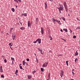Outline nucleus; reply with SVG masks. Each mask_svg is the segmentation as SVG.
<instances>
[{
	"mask_svg": "<svg viewBox=\"0 0 80 80\" xmlns=\"http://www.w3.org/2000/svg\"><path fill=\"white\" fill-rule=\"evenodd\" d=\"M77 60H78V59H77V58H76L75 60V62H77Z\"/></svg>",
	"mask_w": 80,
	"mask_h": 80,
	"instance_id": "36",
	"label": "nucleus"
},
{
	"mask_svg": "<svg viewBox=\"0 0 80 80\" xmlns=\"http://www.w3.org/2000/svg\"><path fill=\"white\" fill-rule=\"evenodd\" d=\"M20 23L21 25H22V22H20Z\"/></svg>",
	"mask_w": 80,
	"mask_h": 80,
	"instance_id": "55",
	"label": "nucleus"
},
{
	"mask_svg": "<svg viewBox=\"0 0 80 80\" xmlns=\"http://www.w3.org/2000/svg\"><path fill=\"white\" fill-rule=\"evenodd\" d=\"M36 59L37 62V63H38V59H37V56H36Z\"/></svg>",
	"mask_w": 80,
	"mask_h": 80,
	"instance_id": "23",
	"label": "nucleus"
},
{
	"mask_svg": "<svg viewBox=\"0 0 80 80\" xmlns=\"http://www.w3.org/2000/svg\"><path fill=\"white\" fill-rule=\"evenodd\" d=\"M11 10L13 12H15V9L13 8H12Z\"/></svg>",
	"mask_w": 80,
	"mask_h": 80,
	"instance_id": "18",
	"label": "nucleus"
},
{
	"mask_svg": "<svg viewBox=\"0 0 80 80\" xmlns=\"http://www.w3.org/2000/svg\"><path fill=\"white\" fill-rule=\"evenodd\" d=\"M48 79H50V73H49L48 75Z\"/></svg>",
	"mask_w": 80,
	"mask_h": 80,
	"instance_id": "14",
	"label": "nucleus"
},
{
	"mask_svg": "<svg viewBox=\"0 0 80 80\" xmlns=\"http://www.w3.org/2000/svg\"><path fill=\"white\" fill-rule=\"evenodd\" d=\"M52 53V51H49V53Z\"/></svg>",
	"mask_w": 80,
	"mask_h": 80,
	"instance_id": "49",
	"label": "nucleus"
},
{
	"mask_svg": "<svg viewBox=\"0 0 80 80\" xmlns=\"http://www.w3.org/2000/svg\"><path fill=\"white\" fill-rule=\"evenodd\" d=\"M17 73H18V70H16L15 72V74H17Z\"/></svg>",
	"mask_w": 80,
	"mask_h": 80,
	"instance_id": "24",
	"label": "nucleus"
},
{
	"mask_svg": "<svg viewBox=\"0 0 80 80\" xmlns=\"http://www.w3.org/2000/svg\"><path fill=\"white\" fill-rule=\"evenodd\" d=\"M63 30H64V31H65L66 32H68V30H67V29H63Z\"/></svg>",
	"mask_w": 80,
	"mask_h": 80,
	"instance_id": "19",
	"label": "nucleus"
},
{
	"mask_svg": "<svg viewBox=\"0 0 80 80\" xmlns=\"http://www.w3.org/2000/svg\"><path fill=\"white\" fill-rule=\"evenodd\" d=\"M77 20H78L79 21H80V20H79V19H78V18H77Z\"/></svg>",
	"mask_w": 80,
	"mask_h": 80,
	"instance_id": "45",
	"label": "nucleus"
},
{
	"mask_svg": "<svg viewBox=\"0 0 80 80\" xmlns=\"http://www.w3.org/2000/svg\"><path fill=\"white\" fill-rule=\"evenodd\" d=\"M62 19L64 21H65V18L64 17L62 18Z\"/></svg>",
	"mask_w": 80,
	"mask_h": 80,
	"instance_id": "35",
	"label": "nucleus"
},
{
	"mask_svg": "<svg viewBox=\"0 0 80 80\" xmlns=\"http://www.w3.org/2000/svg\"><path fill=\"white\" fill-rule=\"evenodd\" d=\"M45 8H47L48 7L47 6V1L45 3Z\"/></svg>",
	"mask_w": 80,
	"mask_h": 80,
	"instance_id": "11",
	"label": "nucleus"
},
{
	"mask_svg": "<svg viewBox=\"0 0 80 80\" xmlns=\"http://www.w3.org/2000/svg\"><path fill=\"white\" fill-rule=\"evenodd\" d=\"M4 62L5 63H7V59H5L4 60Z\"/></svg>",
	"mask_w": 80,
	"mask_h": 80,
	"instance_id": "32",
	"label": "nucleus"
},
{
	"mask_svg": "<svg viewBox=\"0 0 80 80\" xmlns=\"http://www.w3.org/2000/svg\"><path fill=\"white\" fill-rule=\"evenodd\" d=\"M1 78H4V76H3V75H1Z\"/></svg>",
	"mask_w": 80,
	"mask_h": 80,
	"instance_id": "33",
	"label": "nucleus"
},
{
	"mask_svg": "<svg viewBox=\"0 0 80 80\" xmlns=\"http://www.w3.org/2000/svg\"><path fill=\"white\" fill-rule=\"evenodd\" d=\"M37 41L36 40V41L33 42V43H37Z\"/></svg>",
	"mask_w": 80,
	"mask_h": 80,
	"instance_id": "37",
	"label": "nucleus"
},
{
	"mask_svg": "<svg viewBox=\"0 0 80 80\" xmlns=\"http://www.w3.org/2000/svg\"><path fill=\"white\" fill-rule=\"evenodd\" d=\"M12 63L13 64V61H12Z\"/></svg>",
	"mask_w": 80,
	"mask_h": 80,
	"instance_id": "56",
	"label": "nucleus"
},
{
	"mask_svg": "<svg viewBox=\"0 0 80 80\" xmlns=\"http://www.w3.org/2000/svg\"><path fill=\"white\" fill-rule=\"evenodd\" d=\"M73 38H77V36L74 35L73 36Z\"/></svg>",
	"mask_w": 80,
	"mask_h": 80,
	"instance_id": "29",
	"label": "nucleus"
},
{
	"mask_svg": "<svg viewBox=\"0 0 80 80\" xmlns=\"http://www.w3.org/2000/svg\"><path fill=\"white\" fill-rule=\"evenodd\" d=\"M62 54H59V56H62Z\"/></svg>",
	"mask_w": 80,
	"mask_h": 80,
	"instance_id": "54",
	"label": "nucleus"
},
{
	"mask_svg": "<svg viewBox=\"0 0 80 80\" xmlns=\"http://www.w3.org/2000/svg\"><path fill=\"white\" fill-rule=\"evenodd\" d=\"M77 29H80V28H79V27H78L76 28V30H77Z\"/></svg>",
	"mask_w": 80,
	"mask_h": 80,
	"instance_id": "42",
	"label": "nucleus"
},
{
	"mask_svg": "<svg viewBox=\"0 0 80 80\" xmlns=\"http://www.w3.org/2000/svg\"><path fill=\"white\" fill-rule=\"evenodd\" d=\"M11 30H13V28H11Z\"/></svg>",
	"mask_w": 80,
	"mask_h": 80,
	"instance_id": "61",
	"label": "nucleus"
},
{
	"mask_svg": "<svg viewBox=\"0 0 80 80\" xmlns=\"http://www.w3.org/2000/svg\"><path fill=\"white\" fill-rule=\"evenodd\" d=\"M64 73V72H63V70H61V72L60 73V76L61 77H62L63 76Z\"/></svg>",
	"mask_w": 80,
	"mask_h": 80,
	"instance_id": "4",
	"label": "nucleus"
},
{
	"mask_svg": "<svg viewBox=\"0 0 80 80\" xmlns=\"http://www.w3.org/2000/svg\"><path fill=\"white\" fill-rule=\"evenodd\" d=\"M17 7H18L17 6H16V8H17Z\"/></svg>",
	"mask_w": 80,
	"mask_h": 80,
	"instance_id": "60",
	"label": "nucleus"
},
{
	"mask_svg": "<svg viewBox=\"0 0 80 80\" xmlns=\"http://www.w3.org/2000/svg\"><path fill=\"white\" fill-rule=\"evenodd\" d=\"M58 23H59V24H60V25H61L62 23L60 22V21H58Z\"/></svg>",
	"mask_w": 80,
	"mask_h": 80,
	"instance_id": "26",
	"label": "nucleus"
},
{
	"mask_svg": "<svg viewBox=\"0 0 80 80\" xmlns=\"http://www.w3.org/2000/svg\"><path fill=\"white\" fill-rule=\"evenodd\" d=\"M0 72L2 73L3 72V69H2V66H1L0 68Z\"/></svg>",
	"mask_w": 80,
	"mask_h": 80,
	"instance_id": "8",
	"label": "nucleus"
},
{
	"mask_svg": "<svg viewBox=\"0 0 80 80\" xmlns=\"http://www.w3.org/2000/svg\"><path fill=\"white\" fill-rule=\"evenodd\" d=\"M21 65H22V64H20V66Z\"/></svg>",
	"mask_w": 80,
	"mask_h": 80,
	"instance_id": "63",
	"label": "nucleus"
},
{
	"mask_svg": "<svg viewBox=\"0 0 80 80\" xmlns=\"http://www.w3.org/2000/svg\"><path fill=\"white\" fill-rule=\"evenodd\" d=\"M11 60H14V58H11Z\"/></svg>",
	"mask_w": 80,
	"mask_h": 80,
	"instance_id": "41",
	"label": "nucleus"
},
{
	"mask_svg": "<svg viewBox=\"0 0 80 80\" xmlns=\"http://www.w3.org/2000/svg\"><path fill=\"white\" fill-rule=\"evenodd\" d=\"M9 46H12L13 45V44H12V43H10L9 44Z\"/></svg>",
	"mask_w": 80,
	"mask_h": 80,
	"instance_id": "25",
	"label": "nucleus"
},
{
	"mask_svg": "<svg viewBox=\"0 0 80 80\" xmlns=\"http://www.w3.org/2000/svg\"><path fill=\"white\" fill-rule=\"evenodd\" d=\"M69 30L70 31L71 33H72V31L70 29H69Z\"/></svg>",
	"mask_w": 80,
	"mask_h": 80,
	"instance_id": "46",
	"label": "nucleus"
},
{
	"mask_svg": "<svg viewBox=\"0 0 80 80\" xmlns=\"http://www.w3.org/2000/svg\"><path fill=\"white\" fill-rule=\"evenodd\" d=\"M26 60L28 62V61H29V58H27V59H26Z\"/></svg>",
	"mask_w": 80,
	"mask_h": 80,
	"instance_id": "40",
	"label": "nucleus"
},
{
	"mask_svg": "<svg viewBox=\"0 0 80 80\" xmlns=\"http://www.w3.org/2000/svg\"><path fill=\"white\" fill-rule=\"evenodd\" d=\"M25 61H22V64L23 65L25 66Z\"/></svg>",
	"mask_w": 80,
	"mask_h": 80,
	"instance_id": "21",
	"label": "nucleus"
},
{
	"mask_svg": "<svg viewBox=\"0 0 80 80\" xmlns=\"http://www.w3.org/2000/svg\"><path fill=\"white\" fill-rule=\"evenodd\" d=\"M40 53H41V55H43V50H41L40 51Z\"/></svg>",
	"mask_w": 80,
	"mask_h": 80,
	"instance_id": "16",
	"label": "nucleus"
},
{
	"mask_svg": "<svg viewBox=\"0 0 80 80\" xmlns=\"http://www.w3.org/2000/svg\"><path fill=\"white\" fill-rule=\"evenodd\" d=\"M25 63H26V64H27V63L26 62H25Z\"/></svg>",
	"mask_w": 80,
	"mask_h": 80,
	"instance_id": "62",
	"label": "nucleus"
},
{
	"mask_svg": "<svg viewBox=\"0 0 80 80\" xmlns=\"http://www.w3.org/2000/svg\"><path fill=\"white\" fill-rule=\"evenodd\" d=\"M14 2H17V3H18V1L17 0H14Z\"/></svg>",
	"mask_w": 80,
	"mask_h": 80,
	"instance_id": "38",
	"label": "nucleus"
},
{
	"mask_svg": "<svg viewBox=\"0 0 80 80\" xmlns=\"http://www.w3.org/2000/svg\"><path fill=\"white\" fill-rule=\"evenodd\" d=\"M61 40H64V39H63V38H62Z\"/></svg>",
	"mask_w": 80,
	"mask_h": 80,
	"instance_id": "59",
	"label": "nucleus"
},
{
	"mask_svg": "<svg viewBox=\"0 0 80 80\" xmlns=\"http://www.w3.org/2000/svg\"><path fill=\"white\" fill-rule=\"evenodd\" d=\"M63 5L64 7V8L66 10V12H68V8H67V2H64L63 3Z\"/></svg>",
	"mask_w": 80,
	"mask_h": 80,
	"instance_id": "2",
	"label": "nucleus"
},
{
	"mask_svg": "<svg viewBox=\"0 0 80 80\" xmlns=\"http://www.w3.org/2000/svg\"><path fill=\"white\" fill-rule=\"evenodd\" d=\"M52 21L53 22H55V19L53 18H52Z\"/></svg>",
	"mask_w": 80,
	"mask_h": 80,
	"instance_id": "34",
	"label": "nucleus"
},
{
	"mask_svg": "<svg viewBox=\"0 0 80 80\" xmlns=\"http://www.w3.org/2000/svg\"><path fill=\"white\" fill-rule=\"evenodd\" d=\"M28 79H31V78H32V76H31V75H28Z\"/></svg>",
	"mask_w": 80,
	"mask_h": 80,
	"instance_id": "12",
	"label": "nucleus"
},
{
	"mask_svg": "<svg viewBox=\"0 0 80 80\" xmlns=\"http://www.w3.org/2000/svg\"><path fill=\"white\" fill-rule=\"evenodd\" d=\"M74 70H75V69H73L72 70V72H73V71H74Z\"/></svg>",
	"mask_w": 80,
	"mask_h": 80,
	"instance_id": "53",
	"label": "nucleus"
},
{
	"mask_svg": "<svg viewBox=\"0 0 80 80\" xmlns=\"http://www.w3.org/2000/svg\"><path fill=\"white\" fill-rule=\"evenodd\" d=\"M36 40L38 42V43H41V39H38Z\"/></svg>",
	"mask_w": 80,
	"mask_h": 80,
	"instance_id": "7",
	"label": "nucleus"
},
{
	"mask_svg": "<svg viewBox=\"0 0 80 80\" xmlns=\"http://www.w3.org/2000/svg\"><path fill=\"white\" fill-rule=\"evenodd\" d=\"M72 75H73L74 74H75V73H74L73 72V71L72 72Z\"/></svg>",
	"mask_w": 80,
	"mask_h": 80,
	"instance_id": "43",
	"label": "nucleus"
},
{
	"mask_svg": "<svg viewBox=\"0 0 80 80\" xmlns=\"http://www.w3.org/2000/svg\"><path fill=\"white\" fill-rule=\"evenodd\" d=\"M55 22H58V20H57V19H55Z\"/></svg>",
	"mask_w": 80,
	"mask_h": 80,
	"instance_id": "39",
	"label": "nucleus"
},
{
	"mask_svg": "<svg viewBox=\"0 0 80 80\" xmlns=\"http://www.w3.org/2000/svg\"><path fill=\"white\" fill-rule=\"evenodd\" d=\"M51 2H52L53 1V0H49Z\"/></svg>",
	"mask_w": 80,
	"mask_h": 80,
	"instance_id": "52",
	"label": "nucleus"
},
{
	"mask_svg": "<svg viewBox=\"0 0 80 80\" xmlns=\"http://www.w3.org/2000/svg\"><path fill=\"white\" fill-rule=\"evenodd\" d=\"M64 42H66V40L64 39L63 40Z\"/></svg>",
	"mask_w": 80,
	"mask_h": 80,
	"instance_id": "50",
	"label": "nucleus"
},
{
	"mask_svg": "<svg viewBox=\"0 0 80 80\" xmlns=\"http://www.w3.org/2000/svg\"><path fill=\"white\" fill-rule=\"evenodd\" d=\"M36 24H37V23H38V21H39V19H38V18H36Z\"/></svg>",
	"mask_w": 80,
	"mask_h": 80,
	"instance_id": "9",
	"label": "nucleus"
},
{
	"mask_svg": "<svg viewBox=\"0 0 80 80\" xmlns=\"http://www.w3.org/2000/svg\"><path fill=\"white\" fill-rule=\"evenodd\" d=\"M24 27H21L20 28L21 30H24Z\"/></svg>",
	"mask_w": 80,
	"mask_h": 80,
	"instance_id": "20",
	"label": "nucleus"
},
{
	"mask_svg": "<svg viewBox=\"0 0 80 80\" xmlns=\"http://www.w3.org/2000/svg\"><path fill=\"white\" fill-rule=\"evenodd\" d=\"M19 67H20V69L21 70H24V69L23 68H22V66L19 65Z\"/></svg>",
	"mask_w": 80,
	"mask_h": 80,
	"instance_id": "15",
	"label": "nucleus"
},
{
	"mask_svg": "<svg viewBox=\"0 0 80 80\" xmlns=\"http://www.w3.org/2000/svg\"><path fill=\"white\" fill-rule=\"evenodd\" d=\"M70 14H68V16H70Z\"/></svg>",
	"mask_w": 80,
	"mask_h": 80,
	"instance_id": "57",
	"label": "nucleus"
},
{
	"mask_svg": "<svg viewBox=\"0 0 80 80\" xmlns=\"http://www.w3.org/2000/svg\"><path fill=\"white\" fill-rule=\"evenodd\" d=\"M22 14L24 17H27V14L26 13Z\"/></svg>",
	"mask_w": 80,
	"mask_h": 80,
	"instance_id": "17",
	"label": "nucleus"
},
{
	"mask_svg": "<svg viewBox=\"0 0 80 80\" xmlns=\"http://www.w3.org/2000/svg\"><path fill=\"white\" fill-rule=\"evenodd\" d=\"M10 48H11V50H13V49L12 48V47L10 46Z\"/></svg>",
	"mask_w": 80,
	"mask_h": 80,
	"instance_id": "44",
	"label": "nucleus"
},
{
	"mask_svg": "<svg viewBox=\"0 0 80 80\" xmlns=\"http://www.w3.org/2000/svg\"><path fill=\"white\" fill-rule=\"evenodd\" d=\"M48 62H45L43 64L42 66V67L43 68H44L45 67H46L47 66V65H48Z\"/></svg>",
	"mask_w": 80,
	"mask_h": 80,
	"instance_id": "3",
	"label": "nucleus"
},
{
	"mask_svg": "<svg viewBox=\"0 0 80 80\" xmlns=\"http://www.w3.org/2000/svg\"><path fill=\"white\" fill-rule=\"evenodd\" d=\"M2 57L3 58V57H4V56H2Z\"/></svg>",
	"mask_w": 80,
	"mask_h": 80,
	"instance_id": "64",
	"label": "nucleus"
},
{
	"mask_svg": "<svg viewBox=\"0 0 80 80\" xmlns=\"http://www.w3.org/2000/svg\"><path fill=\"white\" fill-rule=\"evenodd\" d=\"M49 38H50V40H52L53 39L52 38V37L51 36L49 37Z\"/></svg>",
	"mask_w": 80,
	"mask_h": 80,
	"instance_id": "22",
	"label": "nucleus"
},
{
	"mask_svg": "<svg viewBox=\"0 0 80 80\" xmlns=\"http://www.w3.org/2000/svg\"><path fill=\"white\" fill-rule=\"evenodd\" d=\"M59 8H58V9L59 10V12L60 13H61V11L63 10V6L62 5H60Z\"/></svg>",
	"mask_w": 80,
	"mask_h": 80,
	"instance_id": "1",
	"label": "nucleus"
},
{
	"mask_svg": "<svg viewBox=\"0 0 80 80\" xmlns=\"http://www.w3.org/2000/svg\"><path fill=\"white\" fill-rule=\"evenodd\" d=\"M41 33L42 35H43V33H44V31H43V28H41Z\"/></svg>",
	"mask_w": 80,
	"mask_h": 80,
	"instance_id": "6",
	"label": "nucleus"
},
{
	"mask_svg": "<svg viewBox=\"0 0 80 80\" xmlns=\"http://www.w3.org/2000/svg\"><path fill=\"white\" fill-rule=\"evenodd\" d=\"M41 70L42 72H43V68H41Z\"/></svg>",
	"mask_w": 80,
	"mask_h": 80,
	"instance_id": "31",
	"label": "nucleus"
},
{
	"mask_svg": "<svg viewBox=\"0 0 80 80\" xmlns=\"http://www.w3.org/2000/svg\"><path fill=\"white\" fill-rule=\"evenodd\" d=\"M66 63L67 64V66H68V61H66Z\"/></svg>",
	"mask_w": 80,
	"mask_h": 80,
	"instance_id": "28",
	"label": "nucleus"
},
{
	"mask_svg": "<svg viewBox=\"0 0 80 80\" xmlns=\"http://www.w3.org/2000/svg\"><path fill=\"white\" fill-rule=\"evenodd\" d=\"M60 31L61 32H63V31L62 30V29H61Z\"/></svg>",
	"mask_w": 80,
	"mask_h": 80,
	"instance_id": "47",
	"label": "nucleus"
},
{
	"mask_svg": "<svg viewBox=\"0 0 80 80\" xmlns=\"http://www.w3.org/2000/svg\"><path fill=\"white\" fill-rule=\"evenodd\" d=\"M12 39L13 40H14L15 39L16 37H15V34H12Z\"/></svg>",
	"mask_w": 80,
	"mask_h": 80,
	"instance_id": "5",
	"label": "nucleus"
},
{
	"mask_svg": "<svg viewBox=\"0 0 80 80\" xmlns=\"http://www.w3.org/2000/svg\"><path fill=\"white\" fill-rule=\"evenodd\" d=\"M23 13H22L21 17H22V16H23Z\"/></svg>",
	"mask_w": 80,
	"mask_h": 80,
	"instance_id": "51",
	"label": "nucleus"
},
{
	"mask_svg": "<svg viewBox=\"0 0 80 80\" xmlns=\"http://www.w3.org/2000/svg\"><path fill=\"white\" fill-rule=\"evenodd\" d=\"M28 27H30V22L29 21H28Z\"/></svg>",
	"mask_w": 80,
	"mask_h": 80,
	"instance_id": "10",
	"label": "nucleus"
},
{
	"mask_svg": "<svg viewBox=\"0 0 80 80\" xmlns=\"http://www.w3.org/2000/svg\"><path fill=\"white\" fill-rule=\"evenodd\" d=\"M34 55L36 56V57H37V55H36V54H35Z\"/></svg>",
	"mask_w": 80,
	"mask_h": 80,
	"instance_id": "58",
	"label": "nucleus"
},
{
	"mask_svg": "<svg viewBox=\"0 0 80 80\" xmlns=\"http://www.w3.org/2000/svg\"><path fill=\"white\" fill-rule=\"evenodd\" d=\"M38 51H41V50H42L40 48H38Z\"/></svg>",
	"mask_w": 80,
	"mask_h": 80,
	"instance_id": "27",
	"label": "nucleus"
},
{
	"mask_svg": "<svg viewBox=\"0 0 80 80\" xmlns=\"http://www.w3.org/2000/svg\"><path fill=\"white\" fill-rule=\"evenodd\" d=\"M18 2H21V0H18Z\"/></svg>",
	"mask_w": 80,
	"mask_h": 80,
	"instance_id": "48",
	"label": "nucleus"
},
{
	"mask_svg": "<svg viewBox=\"0 0 80 80\" xmlns=\"http://www.w3.org/2000/svg\"><path fill=\"white\" fill-rule=\"evenodd\" d=\"M78 55V53L77 52V51L75 53L74 55L75 56H77Z\"/></svg>",
	"mask_w": 80,
	"mask_h": 80,
	"instance_id": "13",
	"label": "nucleus"
},
{
	"mask_svg": "<svg viewBox=\"0 0 80 80\" xmlns=\"http://www.w3.org/2000/svg\"><path fill=\"white\" fill-rule=\"evenodd\" d=\"M36 72V71L35 70H34V71H32L33 74H34Z\"/></svg>",
	"mask_w": 80,
	"mask_h": 80,
	"instance_id": "30",
	"label": "nucleus"
}]
</instances>
